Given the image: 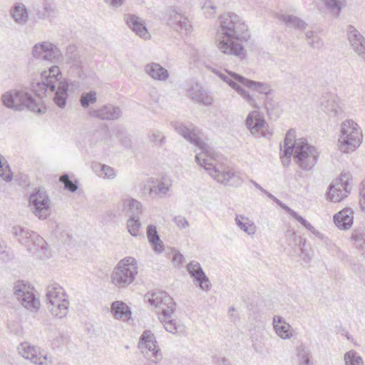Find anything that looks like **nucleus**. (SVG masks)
<instances>
[{"mask_svg":"<svg viewBox=\"0 0 365 365\" xmlns=\"http://www.w3.org/2000/svg\"><path fill=\"white\" fill-rule=\"evenodd\" d=\"M144 71L150 78L156 81H165L169 77L168 70L157 63H148Z\"/></svg>","mask_w":365,"mask_h":365,"instance_id":"obj_26","label":"nucleus"},{"mask_svg":"<svg viewBox=\"0 0 365 365\" xmlns=\"http://www.w3.org/2000/svg\"><path fill=\"white\" fill-rule=\"evenodd\" d=\"M11 232L29 252L36 255L40 258L47 256V243L36 232L20 225L14 226Z\"/></svg>","mask_w":365,"mask_h":365,"instance_id":"obj_7","label":"nucleus"},{"mask_svg":"<svg viewBox=\"0 0 365 365\" xmlns=\"http://www.w3.org/2000/svg\"><path fill=\"white\" fill-rule=\"evenodd\" d=\"M29 204L34 214L39 219L45 220L50 215L51 201L46 190L35 188L29 196Z\"/></svg>","mask_w":365,"mask_h":365,"instance_id":"obj_12","label":"nucleus"},{"mask_svg":"<svg viewBox=\"0 0 365 365\" xmlns=\"http://www.w3.org/2000/svg\"><path fill=\"white\" fill-rule=\"evenodd\" d=\"M275 202L279 205L284 210H285L287 213H289V215L291 214V212L293 211V210H292L289 207H288L287 205H286L285 204H284L282 201H280L279 199H277Z\"/></svg>","mask_w":365,"mask_h":365,"instance_id":"obj_58","label":"nucleus"},{"mask_svg":"<svg viewBox=\"0 0 365 365\" xmlns=\"http://www.w3.org/2000/svg\"><path fill=\"white\" fill-rule=\"evenodd\" d=\"M349 184L346 181H343L341 178L336 180L334 184H331L327 193V198L334 202H340L347 196L349 192Z\"/></svg>","mask_w":365,"mask_h":365,"instance_id":"obj_21","label":"nucleus"},{"mask_svg":"<svg viewBox=\"0 0 365 365\" xmlns=\"http://www.w3.org/2000/svg\"><path fill=\"white\" fill-rule=\"evenodd\" d=\"M175 311H164V313H158L160 322L163 324L167 331L172 334L178 332L179 325L173 318Z\"/></svg>","mask_w":365,"mask_h":365,"instance_id":"obj_27","label":"nucleus"},{"mask_svg":"<svg viewBox=\"0 0 365 365\" xmlns=\"http://www.w3.org/2000/svg\"><path fill=\"white\" fill-rule=\"evenodd\" d=\"M174 221L178 225V227L180 228H185L189 226L188 221L182 216H178L174 218Z\"/></svg>","mask_w":365,"mask_h":365,"instance_id":"obj_52","label":"nucleus"},{"mask_svg":"<svg viewBox=\"0 0 365 365\" xmlns=\"http://www.w3.org/2000/svg\"><path fill=\"white\" fill-rule=\"evenodd\" d=\"M12 16L19 24H24L29 19V13L23 4H17L13 9Z\"/></svg>","mask_w":365,"mask_h":365,"instance_id":"obj_34","label":"nucleus"},{"mask_svg":"<svg viewBox=\"0 0 365 365\" xmlns=\"http://www.w3.org/2000/svg\"><path fill=\"white\" fill-rule=\"evenodd\" d=\"M140 226L141 224L138 217H136L135 216H130V218L127 221V228L128 232L131 235L134 237L138 236Z\"/></svg>","mask_w":365,"mask_h":365,"instance_id":"obj_43","label":"nucleus"},{"mask_svg":"<svg viewBox=\"0 0 365 365\" xmlns=\"http://www.w3.org/2000/svg\"><path fill=\"white\" fill-rule=\"evenodd\" d=\"M287 146L285 145V139L284 140L283 148H281V158L282 163L284 166H288L290 163V158L292 155H286V150Z\"/></svg>","mask_w":365,"mask_h":365,"instance_id":"obj_50","label":"nucleus"},{"mask_svg":"<svg viewBox=\"0 0 365 365\" xmlns=\"http://www.w3.org/2000/svg\"><path fill=\"white\" fill-rule=\"evenodd\" d=\"M61 72L58 66H53L48 70L41 72V81L33 83L32 89L36 96L43 98L46 93H53L58 83L53 101L59 108H63L66 104L68 83L65 80L61 81Z\"/></svg>","mask_w":365,"mask_h":365,"instance_id":"obj_3","label":"nucleus"},{"mask_svg":"<svg viewBox=\"0 0 365 365\" xmlns=\"http://www.w3.org/2000/svg\"><path fill=\"white\" fill-rule=\"evenodd\" d=\"M249 38L247 26L238 15L229 12L220 16L216 36L217 47L220 52L245 58L246 51L242 43Z\"/></svg>","mask_w":365,"mask_h":365,"instance_id":"obj_2","label":"nucleus"},{"mask_svg":"<svg viewBox=\"0 0 365 365\" xmlns=\"http://www.w3.org/2000/svg\"><path fill=\"white\" fill-rule=\"evenodd\" d=\"M215 364L217 365H231L229 361L225 357L218 358Z\"/></svg>","mask_w":365,"mask_h":365,"instance_id":"obj_60","label":"nucleus"},{"mask_svg":"<svg viewBox=\"0 0 365 365\" xmlns=\"http://www.w3.org/2000/svg\"><path fill=\"white\" fill-rule=\"evenodd\" d=\"M150 140L156 145L160 146L165 143V136L160 132L153 133L150 136Z\"/></svg>","mask_w":365,"mask_h":365,"instance_id":"obj_49","label":"nucleus"},{"mask_svg":"<svg viewBox=\"0 0 365 365\" xmlns=\"http://www.w3.org/2000/svg\"><path fill=\"white\" fill-rule=\"evenodd\" d=\"M235 222L237 225L247 235H250L255 233L256 227L248 217L237 215Z\"/></svg>","mask_w":365,"mask_h":365,"instance_id":"obj_33","label":"nucleus"},{"mask_svg":"<svg viewBox=\"0 0 365 365\" xmlns=\"http://www.w3.org/2000/svg\"><path fill=\"white\" fill-rule=\"evenodd\" d=\"M138 346L144 356L154 363L158 362L163 358L155 336L150 330H145L143 332L139 339Z\"/></svg>","mask_w":365,"mask_h":365,"instance_id":"obj_11","label":"nucleus"},{"mask_svg":"<svg viewBox=\"0 0 365 365\" xmlns=\"http://www.w3.org/2000/svg\"><path fill=\"white\" fill-rule=\"evenodd\" d=\"M88 114L103 120H115L120 118L122 110L120 107L109 103L97 109H91Z\"/></svg>","mask_w":365,"mask_h":365,"instance_id":"obj_19","label":"nucleus"},{"mask_svg":"<svg viewBox=\"0 0 365 365\" xmlns=\"http://www.w3.org/2000/svg\"><path fill=\"white\" fill-rule=\"evenodd\" d=\"M125 20L128 27L139 37L144 40L150 38L151 36L143 19L134 14H128L125 16Z\"/></svg>","mask_w":365,"mask_h":365,"instance_id":"obj_20","label":"nucleus"},{"mask_svg":"<svg viewBox=\"0 0 365 365\" xmlns=\"http://www.w3.org/2000/svg\"><path fill=\"white\" fill-rule=\"evenodd\" d=\"M32 55L34 58L49 62L58 61L61 58V52L54 44L43 41L36 44L32 49Z\"/></svg>","mask_w":365,"mask_h":365,"instance_id":"obj_15","label":"nucleus"},{"mask_svg":"<svg viewBox=\"0 0 365 365\" xmlns=\"http://www.w3.org/2000/svg\"><path fill=\"white\" fill-rule=\"evenodd\" d=\"M345 365H364L362 358L354 350H350L344 354Z\"/></svg>","mask_w":365,"mask_h":365,"instance_id":"obj_38","label":"nucleus"},{"mask_svg":"<svg viewBox=\"0 0 365 365\" xmlns=\"http://www.w3.org/2000/svg\"><path fill=\"white\" fill-rule=\"evenodd\" d=\"M265 120L258 111L254 110L249 113L246 119V125L252 134L263 132Z\"/></svg>","mask_w":365,"mask_h":365,"instance_id":"obj_25","label":"nucleus"},{"mask_svg":"<svg viewBox=\"0 0 365 365\" xmlns=\"http://www.w3.org/2000/svg\"><path fill=\"white\" fill-rule=\"evenodd\" d=\"M183 260V256L180 253H175L173 255V261L178 264H181Z\"/></svg>","mask_w":365,"mask_h":365,"instance_id":"obj_59","label":"nucleus"},{"mask_svg":"<svg viewBox=\"0 0 365 365\" xmlns=\"http://www.w3.org/2000/svg\"><path fill=\"white\" fill-rule=\"evenodd\" d=\"M322 107L324 112L334 116L338 115L341 112L340 106L334 100H327L322 103Z\"/></svg>","mask_w":365,"mask_h":365,"instance_id":"obj_39","label":"nucleus"},{"mask_svg":"<svg viewBox=\"0 0 365 365\" xmlns=\"http://www.w3.org/2000/svg\"><path fill=\"white\" fill-rule=\"evenodd\" d=\"M273 327L277 334L282 339H289L293 336V329L289 324L281 316H274L273 318Z\"/></svg>","mask_w":365,"mask_h":365,"instance_id":"obj_24","label":"nucleus"},{"mask_svg":"<svg viewBox=\"0 0 365 365\" xmlns=\"http://www.w3.org/2000/svg\"><path fill=\"white\" fill-rule=\"evenodd\" d=\"M46 297L48 309L54 318L61 319L67 316L70 302L63 287L56 283L50 284Z\"/></svg>","mask_w":365,"mask_h":365,"instance_id":"obj_6","label":"nucleus"},{"mask_svg":"<svg viewBox=\"0 0 365 365\" xmlns=\"http://www.w3.org/2000/svg\"><path fill=\"white\" fill-rule=\"evenodd\" d=\"M306 40L307 43L314 49L321 48L324 42L323 40L314 32L312 31H307L305 32Z\"/></svg>","mask_w":365,"mask_h":365,"instance_id":"obj_37","label":"nucleus"},{"mask_svg":"<svg viewBox=\"0 0 365 365\" xmlns=\"http://www.w3.org/2000/svg\"><path fill=\"white\" fill-rule=\"evenodd\" d=\"M297 356L301 365H310V353L304 345L300 344L297 347Z\"/></svg>","mask_w":365,"mask_h":365,"instance_id":"obj_44","label":"nucleus"},{"mask_svg":"<svg viewBox=\"0 0 365 365\" xmlns=\"http://www.w3.org/2000/svg\"><path fill=\"white\" fill-rule=\"evenodd\" d=\"M286 236L289 241V245L294 246H301L302 244L304 245L306 240L301 237H297L295 232L292 230H289L286 232Z\"/></svg>","mask_w":365,"mask_h":365,"instance_id":"obj_45","label":"nucleus"},{"mask_svg":"<svg viewBox=\"0 0 365 365\" xmlns=\"http://www.w3.org/2000/svg\"><path fill=\"white\" fill-rule=\"evenodd\" d=\"M165 19L168 24L177 31L190 32L192 29L190 21L175 6H170L166 9Z\"/></svg>","mask_w":365,"mask_h":365,"instance_id":"obj_16","label":"nucleus"},{"mask_svg":"<svg viewBox=\"0 0 365 365\" xmlns=\"http://www.w3.org/2000/svg\"><path fill=\"white\" fill-rule=\"evenodd\" d=\"M189 94L192 99L196 102L201 103L205 106H210L212 103V98L198 84H196L190 89Z\"/></svg>","mask_w":365,"mask_h":365,"instance_id":"obj_31","label":"nucleus"},{"mask_svg":"<svg viewBox=\"0 0 365 365\" xmlns=\"http://www.w3.org/2000/svg\"><path fill=\"white\" fill-rule=\"evenodd\" d=\"M110 312L116 319H119L128 320L131 316L130 309L121 301L113 302L111 304Z\"/></svg>","mask_w":365,"mask_h":365,"instance_id":"obj_30","label":"nucleus"},{"mask_svg":"<svg viewBox=\"0 0 365 365\" xmlns=\"http://www.w3.org/2000/svg\"><path fill=\"white\" fill-rule=\"evenodd\" d=\"M34 11L37 19H48L49 21H51L58 14L54 0H42V9L37 6Z\"/></svg>","mask_w":365,"mask_h":365,"instance_id":"obj_23","label":"nucleus"},{"mask_svg":"<svg viewBox=\"0 0 365 365\" xmlns=\"http://www.w3.org/2000/svg\"><path fill=\"white\" fill-rule=\"evenodd\" d=\"M326 6L329 9L331 12L339 16L341 8L345 5V0H322Z\"/></svg>","mask_w":365,"mask_h":365,"instance_id":"obj_41","label":"nucleus"},{"mask_svg":"<svg viewBox=\"0 0 365 365\" xmlns=\"http://www.w3.org/2000/svg\"><path fill=\"white\" fill-rule=\"evenodd\" d=\"M360 205L361 210L365 212V182H362L361 187L360 189Z\"/></svg>","mask_w":365,"mask_h":365,"instance_id":"obj_53","label":"nucleus"},{"mask_svg":"<svg viewBox=\"0 0 365 365\" xmlns=\"http://www.w3.org/2000/svg\"><path fill=\"white\" fill-rule=\"evenodd\" d=\"M148 302L155 307L160 309V312L158 313H164V311H175L176 309V303L165 292H153L148 297Z\"/></svg>","mask_w":365,"mask_h":365,"instance_id":"obj_18","label":"nucleus"},{"mask_svg":"<svg viewBox=\"0 0 365 365\" xmlns=\"http://www.w3.org/2000/svg\"><path fill=\"white\" fill-rule=\"evenodd\" d=\"M14 294L21 305L31 312H37L40 302L31 287L22 282H17L13 288Z\"/></svg>","mask_w":365,"mask_h":365,"instance_id":"obj_13","label":"nucleus"},{"mask_svg":"<svg viewBox=\"0 0 365 365\" xmlns=\"http://www.w3.org/2000/svg\"><path fill=\"white\" fill-rule=\"evenodd\" d=\"M0 177L6 182H11L13 173L5 158L0 154Z\"/></svg>","mask_w":365,"mask_h":365,"instance_id":"obj_36","label":"nucleus"},{"mask_svg":"<svg viewBox=\"0 0 365 365\" xmlns=\"http://www.w3.org/2000/svg\"><path fill=\"white\" fill-rule=\"evenodd\" d=\"M96 165L101 168L98 173L100 177L108 179H113L115 177V171L113 168L106 165L97 164Z\"/></svg>","mask_w":365,"mask_h":365,"instance_id":"obj_46","label":"nucleus"},{"mask_svg":"<svg viewBox=\"0 0 365 365\" xmlns=\"http://www.w3.org/2000/svg\"><path fill=\"white\" fill-rule=\"evenodd\" d=\"M123 205L128 208L130 212V216H135L141 215L143 212V206L139 201L133 198H125L123 200Z\"/></svg>","mask_w":365,"mask_h":365,"instance_id":"obj_35","label":"nucleus"},{"mask_svg":"<svg viewBox=\"0 0 365 365\" xmlns=\"http://www.w3.org/2000/svg\"><path fill=\"white\" fill-rule=\"evenodd\" d=\"M290 215L294 218L296 220H297L299 222H300L303 226H304L308 222L304 220L302 216H300L299 215H298V213L297 212H295L294 210H293Z\"/></svg>","mask_w":365,"mask_h":365,"instance_id":"obj_55","label":"nucleus"},{"mask_svg":"<svg viewBox=\"0 0 365 365\" xmlns=\"http://www.w3.org/2000/svg\"><path fill=\"white\" fill-rule=\"evenodd\" d=\"M362 131L359 125L352 120L342 122L337 148L341 153L354 151L362 142Z\"/></svg>","mask_w":365,"mask_h":365,"instance_id":"obj_8","label":"nucleus"},{"mask_svg":"<svg viewBox=\"0 0 365 365\" xmlns=\"http://www.w3.org/2000/svg\"><path fill=\"white\" fill-rule=\"evenodd\" d=\"M137 260L128 257L120 260L113 268L111 283L118 288H125L133 282L138 274Z\"/></svg>","mask_w":365,"mask_h":365,"instance_id":"obj_9","label":"nucleus"},{"mask_svg":"<svg viewBox=\"0 0 365 365\" xmlns=\"http://www.w3.org/2000/svg\"><path fill=\"white\" fill-rule=\"evenodd\" d=\"M216 7L211 4L210 2H206L203 6V9L205 10V13L207 12V9H210V12L209 13L210 16L213 15L215 13Z\"/></svg>","mask_w":365,"mask_h":365,"instance_id":"obj_56","label":"nucleus"},{"mask_svg":"<svg viewBox=\"0 0 365 365\" xmlns=\"http://www.w3.org/2000/svg\"><path fill=\"white\" fill-rule=\"evenodd\" d=\"M277 19L279 21L283 22L287 27L289 28L303 30L307 26L305 21L294 15L277 14Z\"/></svg>","mask_w":365,"mask_h":365,"instance_id":"obj_32","label":"nucleus"},{"mask_svg":"<svg viewBox=\"0 0 365 365\" xmlns=\"http://www.w3.org/2000/svg\"><path fill=\"white\" fill-rule=\"evenodd\" d=\"M286 155H293L297 164L304 170L308 171L316 165L319 151L309 144L305 139H295V131L290 129L285 136Z\"/></svg>","mask_w":365,"mask_h":365,"instance_id":"obj_4","label":"nucleus"},{"mask_svg":"<svg viewBox=\"0 0 365 365\" xmlns=\"http://www.w3.org/2000/svg\"><path fill=\"white\" fill-rule=\"evenodd\" d=\"M251 182L254 185V186L259 189L260 191H262V192L264 193H267V191L265 190L260 185H259L257 182L254 181V180H251Z\"/></svg>","mask_w":365,"mask_h":365,"instance_id":"obj_61","label":"nucleus"},{"mask_svg":"<svg viewBox=\"0 0 365 365\" xmlns=\"http://www.w3.org/2000/svg\"><path fill=\"white\" fill-rule=\"evenodd\" d=\"M147 237L149 242L153 246V250L156 253H161L164 250V245L163 241L160 239L156 227L153 225H149L146 230Z\"/></svg>","mask_w":365,"mask_h":365,"instance_id":"obj_29","label":"nucleus"},{"mask_svg":"<svg viewBox=\"0 0 365 365\" xmlns=\"http://www.w3.org/2000/svg\"><path fill=\"white\" fill-rule=\"evenodd\" d=\"M97 101V93L95 91H91L88 93H83L80 98L81 106L86 108L91 104H93Z\"/></svg>","mask_w":365,"mask_h":365,"instance_id":"obj_42","label":"nucleus"},{"mask_svg":"<svg viewBox=\"0 0 365 365\" xmlns=\"http://www.w3.org/2000/svg\"><path fill=\"white\" fill-rule=\"evenodd\" d=\"M60 181L63 183L64 187L70 192H74L77 190L78 186L72 180L69 179L68 175L61 176Z\"/></svg>","mask_w":365,"mask_h":365,"instance_id":"obj_47","label":"nucleus"},{"mask_svg":"<svg viewBox=\"0 0 365 365\" xmlns=\"http://www.w3.org/2000/svg\"><path fill=\"white\" fill-rule=\"evenodd\" d=\"M125 0H103L106 4L112 9H118L120 7Z\"/></svg>","mask_w":365,"mask_h":365,"instance_id":"obj_51","label":"nucleus"},{"mask_svg":"<svg viewBox=\"0 0 365 365\" xmlns=\"http://www.w3.org/2000/svg\"><path fill=\"white\" fill-rule=\"evenodd\" d=\"M171 186V183L170 181H160L156 185H153L150 188V194H154L158 195L160 197H163L166 195V193L169 191V189Z\"/></svg>","mask_w":365,"mask_h":365,"instance_id":"obj_40","label":"nucleus"},{"mask_svg":"<svg viewBox=\"0 0 365 365\" xmlns=\"http://www.w3.org/2000/svg\"><path fill=\"white\" fill-rule=\"evenodd\" d=\"M347 38L351 48L365 61V38L354 26L346 29Z\"/></svg>","mask_w":365,"mask_h":365,"instance_id":"obj_17","label":"nucleus"},{"mask_svg":"<svg viewBox=\"0 0 365 365\" xmlns=\"http://www.w3.org/2000/svg\"><path fill=\"white\" fill-rule=\"evenodd\" d=\"M69 60L70 63L74 66L79 67L81 64V57L77 53H74L69 56Z\"/></svg>","mask_w":365,"mask_h":365,"instance_id":"obj_54","label":"nucleus"},{"mask_svg":"<svg viewBox=\"0 0 365 365\" xmlns=\"http://www.w3.org/2000/svg\"><path fill=\"white\" fill-rule=\"evenodd\" d=\"M19 354L26 359L30 360L34 364L52 365L51 357L41 351L38 346L31 345L27 341L22 342L18 346Z\"/></svg>","mask_w":365,"mask_h":365,"instance_id":"obj_14","label":"nucleus"},{"mask_svg":"<svg viewBox=\"0 0 365 365\" xmlns=\"http://www.w3.org/2000/svg\"><path fill=\"white\" fill-rule=\"evenodd\" d=\"M3 104L11 109L21 110L26 108L31 111L43 113V108L34 98L24 91L11 90L1 96Z\"/></svg>","mask_w":365,"mask_h":365,"instance_id":"obj_10","label":"nucleus"},{"mask_svg":"<svg viewBox=\"0 0 365 365\" xmlns=\"http://www.w3.org/2000/svg\"><path fill=\"white\" fill-rule=\"evenodd\" d=\"M264 108L269 115L273 113L278 106L277 103L274 100L273 98L267 96L264 101Z\"/></svg>","mask_w":365,"mask_h":365,"instance_id":"obj_48","label":"nucleus"},{"mask_svg":"<svg viewBox=\"0 0 365 365\" xmlns=\"http://www.w3.org/2000/svg\"><path fill=\"white\" fill-rule=\"evenodd\" d=\"M187 269L191 277L199 284L201 289L207 291L210 289L209 279L205 275L199 262L196 261L190 262L187 266Z\"/></svg>","mask_w":365,"mask_h":365,"instance_id":"obj_22","label":"nucleus"},{"mask_svg":"<svg viewBox=\"0 0 365 365\" xmlns=\"http://www.w3.org/2000/svg\"><path fill=\"white\" fill-rule=\"evenodd\" d=\"M265 194L267 195V197H269L270 199H272V200L273 201H274V202H275V201H276V200L277 199V198H276L273 195H272L271 193H269V192H267V193H265Z\"/></svg>","mask_w":365,"mask_h":365,"instance_id":"obj_64","label":"nucleus"},{"mask_svg":"<svg viewBox=\"0 0 365 365\" xmlns=\"http://www.w3.org/2000/svg\"><path fill=\"white\" fill-rule=\"evenodd\" d=\"M173 127L178 133L201 150L195 155V160L215 180L225 186L235 187L242 184V178L232 168L224 164H214L212 162L216 153L213 148L204 141L203 133L197 127L192 123L185 125L180 122H175Z\"/></svg>","mask_w":365,"mask_h":365,"instance_id":"obj_1","label":"nucleus"},{"mask_svg":"<svg viewBox=\"0 0 365 365\" xmlns=\"http://www.w3.org/2000/svg\"><path fill=\"white\" fill-rule=\"evenodd\" d=\"M300 247V249H301V251H302V259L305 262H308L310 261L311 259V257L309 256V255L304 250V245L303 244L299 246Z\"/></svg>","mask_w":365,"mask_h":365,"instance_id":"obj_57","label":"nucleus"},{"mask_svg":"<svg viewBox=\"0 0 365 365\" xmlns=\"http://www.w3.org/2000/svg\"><path fill=\"white\" fill-rule=\"evenodd\" d=\"M312 233H313L316 237H318L319 238L322 237V234L318 230H317L316 229H314V231L312 232Z\"/></svg>","mask_w":365,"mask_h":365,"instance_id":"obj_63","label":"nucleus"},{"mask_svg":"<svg viewBox=\"0 0 365 365\" xmlns=\"http://www.w3.org/2000/svg\"><path fill=\"white\" fill-rule=\"evenodd\" d=\"M304 227L311 232L315 229L309 222Z\"/></svg>","mask_w":365,"mask_h":365,"instance_id":"obj_62","label":"nucleus"},{"mask_svg":"<svg viewBox=\"0 0 365 365\" xmlns=\"http://www.w3.org/2000/svg\"><path fill=\"white\" fill-rule=\"evenodd\" d=\"M352 212L349 209L343 210L334 216L335 225L341 230H347L353 223Z\"/></svg>","mask_w":365,"mask_h":365,"instance_id":"obj_28","label":"nucleus"},{"mask_svg":"<svg viewBox=\"0 0 365 365\" xmlns=\"http://www.w3.org/2000/svg\"><path fill=\"white\" fill-rule=\"evenodd\" d=\"M210 69L213 73L218 75L222 81L226 82L230 87L235 90L237 93L252 106L257 107L255 99L249 93V92L242 88L237 83H240L244 86L250 88L261 94H264L266 96H269L273 93V89L272 88L271 85L267 83L250 80L234 72H227L229 76H227L217 71L215 68H210Z\"/></svg>","mask_w":365,"mask_h":365,"instance_id":"obj_5","label":"nucleus"}]
</instances>
